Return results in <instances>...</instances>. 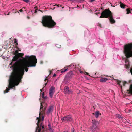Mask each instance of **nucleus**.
<instances>
[{
    "instance_id": "nucleus-21",
    "label": "nucleus",
    "mask_w": 132,
    "mask_h": 132,
    "mask_svg": "<svg viewBox=\"0 0 132 132\" xmlns=\"http://www.w3.org/2000/svg\"><path fill=\"white\" fill-rule=\"evenodd\" d=\"M22 0L27 3H28L30 2L29 0Z\"/></svg>"
},
{
    "instance_id": "nucleus-3",
    "label": "nucleus",
    "mask_w": 132,
    "mask_h": 132,
    "mask_svg": "<svg viewBox=\"0 0 132 132\" xmlns=\"http://www.w3.org/2000/svg\"><path fill=\"white\" fill-rule=\"evenodd\" d=\"M100 18L105 17L106 18L109 17V20L111 23H114L115 22V21L113 19L112 13L110 11L107 9L103 11L101 14Z\"/></svg>"
},
{
    "instance_id": "nucleus-25",
    "label": "nucleus",
    "mask_w": 132,
    "mask_h": 132,
    "mask_svg": "<svg viewBox=\"0 0 132 132\" xmlns=\"http://www.w3.org/2000/svg\"><path fill=\"white\" fill-rule=\"evenodd\" d=\"M17 41L16 40H15L14 43H16V45L18 44L17 43Z\"/></svg>"
},
{
    "instance_id": "nucleus-32",
    "label": "nucleus",
    "mask_w": 132,
    "mask_h": 132,
    "mask_svg": "<svg viewBox=\"0 0 132 132\" xmlns=\"http://www.w3.org/2000/svg\"><path fill=\"white\" fill-rule=\"evenodd\" d=\"M23 10L22 9H21L19 10V11L20 12H22V11Z\"/></svg>"
},
{
    "instance_id": "nucleus-7",
    "label": "nucleus",
    "mask_w": 132,
    "mask_h": 132,
    "mask_svg": "<svg viewBox=\"0 0 132 132\" xmlns=\"http://www.w3.org/2000/svg\"><path fill=\"white\" fill-rule=\"evenodd\" d=\"M41 102V106L40 110V113L39 115H40V114L42 112L43 113L44 112L46 109V107L47 105V103H46L45 101V100H42V102L41 101H40Z\"/></svg>"
},
{
    "instance_id": "nucleus-26",
    "label": "nucleus",
    "mask_w": 132,
    "mask_h": 132,
    "mask_svg": "<svg viewBox=\"0 0 132 132\" xmlns=\"http://www.w3.org/2000/svg\"><path fill=\"white\" fill-rule=\"evenodd\" d=\"M49 129H50V130L51 132H53V130L51 128H50Z\"/></svg>"
},
{
    "instance_id": "nucleus-8",
    "label": "nucleus",
    "mask_w": 132,
    "mask_h": 132,
    "mask_svg": "<svg viewBox=\"0 0 132 132\" xmlns=\"http://www.w3.org/2000/svg\"><path fill=\"white\" fill-rule=\"evenodd\" d=\"M61 119L63 122H69L72 120V118L70 115L64 116L63 118H61Z\"/></svg>"
},
{
    "instance_id": "nucleus-22",
    "label": "nucleus",
    "mask_w": 132,
    "mask_h": 132,
    "mask_svg": "<svg viewBox=\"0 0 132 132\" xmlns=\"http://www.w3.org/2000/svg\"><path fill=\"white\" fill-rule=\"evenodd\" d=\"M75 130L73 128H71V132H74Z\"/></svg>"
},
{
    "instance_id": "nucleus-10",
    "label": "nucleus",
    "mask_w": 132,
    "mask_h": 132,
    "mask_svg": "<svg viewBox=\"0 0 132 132\" xmlns=\"http://www.w3.org/2000/svg\"><path fill=\"white\" fill-rule=\"evenodd\" d=\"M55 91L54 87L53 86L51 87L50 88L49 91L50 96L51 98H52Z\"/></svg>"
},
{
    "instance_id": "nucleus-37",
    "label": "nucleus",
    "mask_w": 132,
    "mask_h": 132,
    "mask_svg": "<svg viewBox=\"0 0 132 132\" xmlns=\"http://www.w3.org/2000/svg\"><path fill=\"white\" fill-rule=\"evenodd\" d=\"M47 84V82H46V83H45V86Z\"/></svg>"
},
{
    "instance_id": "nucleus-12",
    "label": "nucleus",
    "mask_w": 132,
    "mask_h": 132,
    "mask_svg": "<svg viewBox=\"0 0 132 132\" xmlns=\"http://www.w3.org/2000/svg\"><path fill=\"white\" fill-rule=\"evenodd\" d=\"M124 94H126L127 95H129L132 94V85L130 86V90H127V92L126 93L125 92Z\"/></svg>"
},
{
    "instance_id": "nucleus-2",
    "label": "nucleus",
    "mask_w": 132,
    "mask_h": 132,
    "mask_svg": "<svg viewBox=\"0 0 132 132\" xmlns=\"http://www.w3.org/2000/svg\"><path fill=\"white\" fill-rule=\"evenodd\" d=\"M42 23L43 25L50 28H52L56 24V23L52 20L51 16H46L43 17Z\"/></svg>"
},
{
    "instance_id": "nucleus-1",
    "label": "nucleus",
    "mask_w": 132,
    "mask_h": 132,
    "mask_svg": "<svg viewBox=\"0 0 132 132\" xmlns=\"http://www.w3.org/2000/svg\"><path fill=\"white\" fill-rule=\"evenodd\" d=\"M37 61L34 56H26L24 59L22 57L21 53L15 55L9 65V67L12 70L13 72L9 80V88L4 91V93L8 92L10 89H12L15 85H17L21 81L25 69L26 72L28 71V69L25 68L35 66Z\"/></svg>"
},
{
    "instance_id": "nucleus-18",
    "label": "nucleus",
    "mask_w": 132,
    "mask_h": 132,
    "mask_svg": "<svg viewBox=\"0 0 132 132\" xmlns=\"http://www.w3.org/2000/svg\"><path fill=\"white\" fill-rule=\"evenodd\" d=\"M120 6L121 8H124L125 6V5L122 3L121 2H120Z\"/></svg>"
},
{
    "instance_id": "nucleus-34",
    "label": "nucleus",
    "mask_w": 132,
    "mask_h": 132,
    "mask_svg": "<svg viewBox=\"0 0 132 132\" xmlns=\"http://www.w3.org/2000/svg\"><path fill=\"white\" fill-rule=\"evenodd\" d=\"M55 6H57V7H59V6L58 5H55Z\"/></svg>"
},
{
    "instance_id": "nucleus-29",
    "label": "nucleus",
    "mask_w": 132,
    "mask_h": 132,
    "mask_svg": "<svg viewBox=\"0 0 132 132\" xmlns=\"http://www.w3.org/2000/svg\"><path fill=\"white\" fill-rule=\"evenodd\" d=\"M79 71L81 73H83V72L82 71H81L80 70H79Z\"/></svg>"
},
{
    "instance_id": "nucleus-15",
    "label": "nucleus",
    "mask_w": 132,
    "mask_h": 132,
    "mask_svg": "<svg viewBox=\"0 0 132 132\" xmlns=\"http://www.w3.org/2000/svg\"><path fill=\"white\" fill-rule=\"evenodd\" d=\"M117 84H118L121 88H122V85L125 86L126 83L123 82L118 81L117 82Z\"/></svg>"
},
{
    "instance_id": "nucleus-28",
    "label": "nucleus",
    "mask_w": 132,
    "mask_h": 132,
    "mask_svg": "<svg viewBox=\"0 0 132 132\" xmlns=\"http://www.w3.org/2000/svg\"><path fill=\"white\" fill-rule=\"evenodd\" d=\"M48 126L49 128H51V126H50V124H48Z\"/></svg>"
},
{
    "instance_id": "nucleus-30",
    "label": "nucleus",
    "mask_w": 132,
    "mask_h": 132,
    "mask_svg": "<svg viewBox=\"0 0 132 132\" xmlns=\"http://www.w3.org/2000/svg\"><path fill=\"white\" fill-rule=\"evenodd\" d=\"M56 76V74H54L53 75V77H55V76Z\"/></svg>"
},
{
    "instance_id": "nucleus-11",
    "label": "nucleus",
    "mask_w": 132,
    "mask_h": 132,
    "mask_svg": "<svg viewBox=\"0 0 132 132\" xmlns=\"http://www.w3.org/2000/svg\"><path fill=\"white\" fill-rule=\"evenodd\" d=\"M71 68L72 69H73L75 68V65L73 64H72L70 65H68L67 67H65L66 69L63 70V69H62L61 70V73H63L65 72L66 71H67L68 69V68Z\"/></svg>"
},
{
    "instance_id": "nucleus-38",
    "label": "nucleus",
    "mask_w": 132,
    "mask_h": 132,
    "mask_svg": "<svg viewBox=\"0 0 132 132\" xmlns=\"http://www.w3.org/2000/svg\"><path fill=\"white\" fill-rule=\"evenodd\" d=\"M36 12H37L36 10H35V12L36 13Z\"/></svg>"
},
{
    "instance_id": "nucleus-16",
    "label": "nucleus",
    "mask_w": 132,
    "mask_h": 132,
    "mask_svg": "<svg viewBox=\"0 0 132 132\" xmlns=\"http://www.w3.org/2000/svg\"><path fill=\"white\" fill-rule=\"evenodd\" d=\"M94 114L96 118H97L99 117V114H99V112L98 111H96L95 112V113L93 114Z\"/></svg>"
},
{
    "instance_id": "nucleus-13",
    "label": "nucleus",
    "mask_w": 132,
    "mask_h": 132,
    "mask_svg": "<svg viewBox=\"0 0 132 132\" xmlns=\"http://www.w3.org/2000/svg\"><path fill=\"white\" fill-rule=\"evenodd\" d=\"M73 76V73L72 71L68 72L67 75L66 77L67 78H71Z\"/></svg>"
},
{
    "instance_id": "nucleus-19",
    "label": "nucleus",
    "mask_w": 132,
    "mask_h": 132,
    "mask_svg": "<svg viewBox=\"0 0 132 132\" xmlns=\"http://www.w3.org/2000/svg\"><path fill=\"white\" fill-rule=\"evenodd\" d=\"M125 62L126 63V64H127V68H128V64H129V63L128 62V61L127 60H126L125 61Z\"/></svg>"
},
{
    "instance_id": "nucleus-5",
    "label": "nucleus",
    "mask_w": 132,
    "mask_h": 132,
    "mask_svg": "<svg viewBox=\"0 0 132 132\" xmlns=\"http://www.w3.org/2000/svg\"><path fill=\"white\" fill-rule=\"evenodd\" d=\"M36 119L38 120L37 126L36 130V132H40L41 130V128H44V126L43 124V121L44 119V117L43 116L42 118L39 117H37Z\"/></svg>"
},
{
    "instance_id": "nucleus-42",
    "label": "nucleus",
    "mask_w": 132,
    "mask_h": 132,
    "mask_svg": "<svg viewBox=\"0 0 132 132\" xmlns=\"http://www.w3.org/2000/svg\"><path fill=\"white\" fill-rule=\"evenodd\" d=\"M96 74V73H95V75Z\"/></svg>"
},
{
    "instance_id": "nucleus-31",
    "label": "nucleus",
    "mask_w": 132,
    "mask_h": 132,
    "mask_svg": "<svg viewBox=\"0 0 132 132\" xmlns=\"http://www.w3.org/2000/svg\"><path fill=\"white\" fill-rule=\"evenodd\" d=\"M44 93H43L42 97L43 98H44L43 97V95H44Z\"/></svg>"
},
{
    "instance_id": "nucleus-23",
    "label": "nucleus",
    "mask_w": 132,
    "mask_h": 132,
    "mask_svg": "<svg viewBox=\"0 0 132 132\" xmlns=\"http://www.w3.org/2000/svg\"><path fill=\"white\" fill-rule=\"evenodd\" d=\"M117 117L119 119H121V115L119 114L117 115Z\"/></svg>"
},
{
    "instance_id": "nucleus-9",
    "label": "nucleus",
    "mask_w": 132,
    "mask_h": 132,
    "mask_svg": "<svg viewBox=\"0 0 132 132\" xmlns=\"http://www.w3.org/2000/svg\"><path fill=\"white\" fill-rule=\"evenodd\" d=\"M73 92L71 89H69L67 86H65L64 89V93L65 94H72Z\"/></svg>"
},
{
    "instance_id": "nucleus-6",
    "label": "nucleus",
    "mask_w": 132,
    "mask_h": 132,
    "mask_svg": "<svg viewBox=\"0 0 132 132\" xmlns=\"http://www.w3.org/2000/svg\"><path fill=\"white\" fill-rule=\"evenodd\" d=\"M98 121L95 120H92V125L90 127V129L92 132H94L95 130H98Z\"/></svg>"
},
{
    "instance_id": "nucleus-40",
    "label": "nucleus",
    "mask_w": 132,
    "mask_h": 132,
    "mask_svg": "<svg viewBox=\"0 0 132 132\" xmlns=\"http://www.w3.org/2000/svg\"><path fill=\"white\" fill-rule=\"evenodd\" d=\"M62 8H64V7H62Z\"/></svg>"
},
{
    "instance_id": "nucleus-36",
    "label": "nucleus",
    "mask_w": 132,
    "mask_h": 132,
    "mask_svg": "<svg viewBox=\"0 0 132 132\" xmlns=\"http://www.w3.org/2000/svg\"><path fill=\"white\" fill-rule=\"evenodd\" d=\"M47 80V78H46L45 79V81H46V80Z\"/></svg>"
},
{
    "instance_id": "nucleus-20",
    "label": "nucleus",
    "mask_w": 132,
    "mask_h": 132,
    "mask_svg": "<svg viewBox=\"0 0 132 132\" xmlns=\"http://www.w3.org/2000/svg\"><path fill=\"white\" fill-rule=\"evenodd\" d=\"M127 14H129V13H130V10L128 9H127Z\"/></svg>"
},
{
    "instance_id": "nucleus-39",
    "label": "nucleus",
    "mask_w": 132,
    "mask_h": 132,
    "mask_svg": "<svg viewBox=\"0 0 132 132\" xmlns=\"http://www.w3.org/2000/svg\"><path fill=\"white\" fill-rule=\"evenodd\" d=\"M96 15H97V13H96Z\"/></svg>"
},
{
    "instance_id": "nucleus-27",
    "label": "nucleus",
    "mask_w": 132,
    "mask_h": 132,
    "mask_svg": "<svg viewBox=\"0 0 132 132\" xmlns=\"http://www.w3.org/2000/svg\"><path fill=\"white\" fill-rule=\"evenodd\" d=\"M18 53V50H16L15 51V54H17Z\"/></svg>"
},
{
    "instance_id": "nucleus-35",
    "label": "nucleus",
    "mask_w": 132,
    "mask_h": 132,
    "mask_svg": "<svg viewBox=\"0 0 132 132\" xmlns=\"http://www.w3.org/2000/svg\"><path fill=\"white\" fill-rule=\"evenodd\" d=\"M85 73L87 75H88V73L86 72H85Z\"/></svg>"
},
{
    "instance_id": "nucleus-14",
    "label": "nucleus",
    "mask_w": 132,
    "mask_h": 132,
    "mask_svg": "<svg viewBox=\"0 0 132 132\" xmlns=\"http://www.w3.org/2000/svg\"><path fill=\"white\" fill-rule=\"evenodd\" d=\"M53 107L52 106H50L48 109V111L47 113L48 114H49L52 113L53 111Z\"/></svg>"
},
{
    "instance_id": "nucleus-4",
    "label": "nucleus",
    "mask_w": 132,
    "mask_h": 132,
    "mask_svg": "<svg viewBox=\"0 0 132 132\" xmlns=\"http://www.w3.org/2000/svg\"><path fill=\"white\" fill-rule=\"evenodd\" d=\"M132 44H127L124 48V53L126 57L129 58L132 56Z\"/></svg>"
},
{
    "instance_id": "nucleus-33",
    "label": "nucleus",
    "mask_w": 132,
    "mask_h": 132,
    "mask_svg": "<svg viewBox=\"0 0 132 132\" xmlns=\"http://www.w3.org/2000/svg\"><path fill=\"white\" fill-rule=\"evenodd\" d=\"M91 77H92L94 78H96V76H93V75H92V76H91Z\"/></svg>"
},
{
    "instance_id": "nucleus-41",
    "label": "nucleus",
    "mask_w": 132,
    "mask_h": 132,
    "mask_svg": "<svg viewBox=\"0 0 132 132\" xmlns=\"http://www.w3.org/2000/svg\"><path fill=\"white\" fill-rule=\"evenodd\" d=\"M68 1H71V0H68Z\"/></svg>"
},
{
    "instance_id": "nucleus-17",
    "label": "nucleus",
    "mask_w": 132,
    "mask_h": 132,
    "mask_svg": "<svg viewBox=\"0 0 132 132\" xmlns=\"http://www.w3.org/2000/svg\"><path fill=\"white\" fill-rule=\"evenodd\" d=\"M108 79L107 78H101V79H100V81L101 82H104L106 81Z\"/></svg>"
},
{
    "instance_id": "nucleus-24",
    "label": "nucleus",
    "mask_w": 132,
    "mask_h": 132,
    "mask_svg": "<svg viewBox=\"0 0 132 132\" xmlns=\"http://www.w3.org/2000/svg\"><path fill=\"white\" fill-rule=\"evenodd\" d=\"M56 47L58 48H60L61 47V46L60 45H57L56 46Z\"/></svg>"
}]
</instances>
